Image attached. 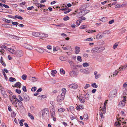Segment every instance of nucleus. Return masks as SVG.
Segmentation results:
<instances>
[{
	"instance_id": "41",
	"label": "nucleus",
	"mask_w": 127,
	"mask_h": 127,
	"mask_svg": "<svg viewBox=\"0 0 127 127\" xmlns=\"http://www.w3.org/2000/svg\"><path fill=\"white\" fill-rule=\"evenodd\" d=\"M27 77V76L25 74H24L22 76V79L24 80H26Z\"/></svg>"
},
{
	"instance_id": "29",
	"label": "nucleus",
	"mask_w": 127,
	"mask_h": 127,
	"mask_svg": "<svg viewBox=\"0 0 127 127\" xmlns=\"http://www.w3.org/2000/svg\"><path fill=\"white\" fill-rule=\"evenodd\" d=\"M60 72L61 74H65V71L63 68H61L60 70Z\"/></svg>"
},
{
	"instance_id": "58",
	"label": "nucleus",
	"mask_w": 127,
	"mask_h": 127,
	"mask_svg": "<svg viewBox=\"0 0 127 127\" xmlns=\"http://www.w3.org/2000/svg\"><path fill=\"white\" fill-rule=\"evenodd\" d=\"M127 85V82L125 83L123 85V87L124 88L126 87Z\"/></svg>"
},
{
	"instance_id": "31",
	"label": "nucleus",
	"mask_w": 127,
	"mask_h": 127,
	"mask_svg": "<svg viewBox=\"0 0 127 127\" xmlns=\"http://www.w3.org/2000/svg\"><path fill=\"white\" fill-rule=\"evenodd\" d=\"M125 103L124 102L121 101L119 103V105L121 106L122 107L124 106L125 105Z\"/></svg>"
},
{
	"instance_id": "57",
	"label": "nucleus",
	"mask_w": 127,
	"mask_h": 127,
	"mask_svg": "<svg viewBox=\"0 0 127 127\" xmlns=\"http://www.w3.org/2000/svg\"><path fill=\"white\" fill-rule=\"evenodd\" d=\"M12 23L13 25H17L19 24L18 22H12Z\"/></svg>"
},
{
	"instance_id": "15",
	"label": "nucleus",
	"mask_w": 127,
	"mask_h": 127,
	"mask_svg": "<svg viewBox=\"0 0 127 127\" xmlns=\"http://www.w3.org/2000/svg\"><path fill=\"white\" fill-rule=\"evenodd\" d=\"M29 79L32 82H35L37 80V79L34 77H29Z\"/></svg>"
},
{
	"instance_id": "60",
	"label": "nucleus",
	"mask_w": 127,
	"mask_h": 127,
	"mask_svg": "<svg viewBox=\"0 0 127 127\" xmlns=\"http://www.w3.org/2000/svg\"><path fill=\"white\" fill-rule=\"evenodd\" d=\"M84 7L85 6L84 5L82 6L80 8V10L81 11L84 10Z\"/></svg>"
},
{
	"instance_id": "28",
	"label": "nucleus",
	"mask_w": 127,
	"mask_h": 127,
	"mask_svg": "<svg viewBox=\"0 0 127 127\" xmlns=\"http://www.w3.org/2000/svg\"><path fill=\"white\" fill-rule=\"evenodd\" d=\"M28 115L30 117L31 119H32V120H34V117L30 113H28Z\"/></svg>"
},
{
	"instance_id": "5",
	"label": "nucleus",
	"mask_w": 127,
	"mask_h": 127,
	"mask_svg": "<svg viewBox=\"0 0 127 127\" xmlns=\"http://www.w3.org/2000/svg\"><path fill=\"white\" fill-rule=\"evenodd\" d=\"M23 46L25 48L29 50H32L33 49V47L32 46L27 44L24 43L23 44Z\"/></svg>"
},
{
	"instance_id": "19",
	"label": "nucleus",
	"mask_w": 127,
	"mask_h": 127,
	"mask_svg": "<svg viewBox=\"0 0 127 127\" xmlns=\"http://www.w3.org/2000/svg\"><path fill=\"white\" fill-rule=\"evenodd\" d=\"M62 93L61 95L65 96L66 92V89L65 88H63L62 90Z\"/></svg>"
},
{
	"instance_id": "30",
	"label": "nucleus",
	"mask_w": 127,
	"mask_h": 127,
	"mask_svg": "<svg viewBox=\"0 0 127 127\" xmlns=\"http://www.w3.org/2000/svg\"><path fill=\"white\" fill-rule=\"evenodd\" d=\"M65 110H66L65 109L63 108H61L58 109V111L60 112H64L65 111Z\"/></svg>"
},
{
	"instance_id": "64",
	"label": "nucleus",
	"mask_w": 127,
	"mask_h": 127,
	"mask_svg": "<svg viewBox=\"0 0 127 127\" xmlns=\"http://www.w3.org/2000/svg\"><path fill=\"white\" fill-rule=\"evenodd\" d=\"M3 7H4L6 8H9V6L8 5L5 4H3Z\"/></svg>"
},
{
	"instance_id": "39",
	"label": "nucleus",
	"mask_w": 127,
	"mask_h": 127,
	"mask_svg": "<svg viewBox=\"0 0 127 127\" xmlns=\"http://www.w3.org/2000/svg\"><path fill=\"white\" fill-rule=\"evenodd\" d=\"M15 18H17L20 20H22L23 19V18L21 16H20L18 15H16L15 17Z\"/></svg>"
},
{
	"instance_id": "42",
	"label": "nucleus",
	"mask_w": 127,
	"mask_h": 127,
	"mask_svg": "<svg viewBox=\"0 0 127 127\" xmlns=\"http://www.w3.org/2000/svg\"><path fill=\"white\" fill-rule=\"evenodd\" d=\"M85 98L87 100H88L89 98V94L88 93H87L85 95Z\"/></svg>"
},
{
	"instance_id": "59",
	"label": "nucleus",
	"mask_w": 127,
	"mask_h": 127,
	"mask_svg": "<svg viewBox=\"0 0 127 127\" xmlns=\"http://www.w3.org/2000/svg\"><path fill=\"white\" fill-rule=\"evenodd\" d=\"M114 20L113 19L109 21L108 23L109 24H112V23H114Z\"/></svg>"
},
{
	"instance_id": "1",
	"label": "nucleus",
	"mask_w": 127,
	"mask_h": 127,
	"mask_svg": "<svg viewBox=\"0 0 127 127\" xmlns=\"http://www.w3.org/2000/svg\"><path fill=\"white\" fill-rule=\"evenodd\" d=\"M105 49L104 47H95L93 48L91 50V52L92 53H99L102 52Z\"/></svg>"
},
{
	"instance_id": "8",
	"label": "nucleus",
	"mask_w": 127,
	"mask_h": 127,
	"mask_svg": "<svg viewBox=\"0 0 127 127\" xmlns=\"http://www.w3.org/2000/svg\"><path fill=\"white\" fill-rule=\"evenodd\" d=\"M103 34L102 33H99L96 36V38L97 39H101L103 36Z\"/></svg>"
},
{
	"instance_id": "2",
	"label": "nucleus",
	"mask_w": 127,
	"mask_h": 127,
	"mask_svg": "<svg viewBox=\"0 0 127 127\" xmlns=\"http://www.w3.org/2000/svg\"><path fill=\"white\" fill-rule=\"evenodd\" d=\"M41 113L42 116L43 118H45L48 116L49 112L48 109L47 108H45L42 110Z\"/></svg>"
},
{
	"instance_id": "61",
	"label": "nucleus",
	"mask_w": 127,
	"mask_h": 127,
	"mask_svg": "<svg viewBox=\"0 0 127 127\" xmlns=\"http://www.w3.org/2000/svg\"><path fill=\"white\" fill-rule=\"evenodd\" d=\"M101 75L100 74L96 75L95 76V78L96 79H97Z\"/></svg>"
},
{
	"instance_id": "56",
	"label": "nucleus",
	"mask_w": 127,
	"mask_h": 127,
	"mask_svg": "<svg viewBox=\"0 0 127 127\" xmlns=\"http://www.w3.org/2000/svg\"><path fill=\"white\" fill-rule=\"evenodd\" d=\"M99 114L100 116L102 119L103 118V113L101 112H100Z\"/></svg>"
},
{
	"instance_id": "63",
	"label": "nucleus",
	"mask_w": 127,
	"mask_h": 127,
	"mask_svg": "<svg viewBox=\"0 0 127 127\" xmlns=\"http://www.w3.org/2000/svg\"><path fill=\"white\" fill-rule=\"evenodd\" d=\"M1 63L2 65L4 67H5L6 66V64L4 62V61H3L2 62H1Z\"/></svg>"
},
{
	"instance_id": "3",
	"label": "nucleus",
	"mask_w": 127,
	"mask_h": 127,
	"mask_svg": "<svg viewBox=\"0 0 127 127\" xmlns=\"http://www.w3.org/2000/svg\"><path fill=\"white\" fill-rule=\"evenodd\" d=\"M65 96L62 95H58L57 98V102H60L63 101L64 99Z\"/></svg>"
},
{
	"instance_id": "13",
	"label": "nucleus",
	"mask_w": 127,
	"mask_h": 127,
	"mask_svg": "<svg viewBox=\"0 0 127 127\" xmlns=\"http://www.w3.org/2000/svg\"><path fill=\"white\" fill-rule=\"evenodd\" d=\"M51 115L52 117H54L55 115V110L54 109L52 108L50 110Z\"/></svg>"
},
{
	"instance_id": "18",
	"label": "nucleus",
	"mask_w": 127,
	"mask_h": 127,
	"mask_svg": "<svg viewBox=\"0 0 127 127\" xmlns=\"http://www.w3.org/2000/svg\"><path fill=\"white\" fill-rule=\"evenodd\" d=\"M79 99L80 102L82 103H84L85 102V99L83 97L81 96H80L79 98Z\"/></svg>"
},
{
	"instance_id": "10",
	"label": "nucleus",
	"mask_w": 127,
	"mask_h": 127,
	"mask_svg": "<svg viewBox=\"0 0 127 127\" xmlns=\"http://www.w3.org/2000/svg\"><path fill=\"white\" fill-rule=\"evenodd\" d=\"M12 99H15V101H17V102H18L19 104H20L21 105V106L22 104V102L20 101V100L18 99L16 97L15 95H13L12 96Z\"/></svg>"
},
{
	"instance_id": "21",
	"label": "nucleus",
	"mask_w": 127,
	"mask_h": 127,
	"mask_svg": "<svg viewBox=\"0 0 127 127\" xmlns=\"http://www.w3.org/2000/svg\"><path fill=\"white\" fill-rule=\"evenodd\" d=\"M76 108L78 110H80L81 109H82L84 108L83 106L80 105L79 106H77L76 107Z\"/></svg>"
},
{
	"instance_id": "53",
	"label": "nucleus",
	"mask_w": 127,
	"mask_h": 127,
	"mask_svg": "<svg viewBox=\"0 0 127 127\" xmlns=\"http://www.w3.org/2000/svg\"><path fill=\"white\" fill-rule=\"evenodd\" d=\"M11 115L12 117H14L16 115V114L15 112L13 111L11 113Z\"/></svg>"
},
{
	"instance_id": "54",
	"label": "nucleus",
	"mask_w": 127,
	"mask_h": 127,
	"mask_svg": "<svg viewBox=\"0 0 127 127\" xmlns=\"http://www.w3.org/2000/svg\"><path fill=\"white\" fill-rule=\"evenodd\" d=\"M22 90L24 92H26L27 91V90L26 86H23L22 87Z\"/></svg>"
},
{
	"instance_id": "11",
	"label": "nucleus",
	"mask_w": 127,
	"mask_h": 127,
	"mask_svg": "<svg viewBox=\"0 0 127 127\" xmlns=\"http://www.w3.org/2000/svg\"><path fill=\"white\" fill-rule=\"evenodd\" d=\"M33 36L36 37H39L40 35V33L36 32H33L32 33Z\"/></svg>"
},
{
	"instance_id": "27",
	"label": "nucleus",
	"mask_w": 127,
	"mask_h": 127,
	"mask_svg": "<svg viewBox=\"0 0 127 127\" xmlns=\"http://www.w3.org/2000/svg\"><path fill=\"white\" fill-rule=\"evenodd\" d=\"M39 99H42V98H46V96L45 95H43L41 96H38Z\"/></svg>"
},
{
	"instance_id": "43",
	"label": "nucleus",
	"mask_w": 127,
	"mask_h": 127,
	"mask_svg": "<svg viewBox=\"0 0 127 127\" xmlns=\"http://www.w3.org/2000/svg\"><path fill=\"white\" fill-rule=\"evenodd\" d=\"M77 60L78 61H79L80 62H81L82 61L81 59V57L80 56H78L77 57Z\"/></svg>"
},
{
	"instance_id": "12",
	"label": "nucleus",
	"mask_w": 127,
	"mask_h": 127,
	"mask_svg": "<svg viewBox=\"0 0 127 127\" xmlns=\"http://www.w3.org/2000/svg\"><path fill=\"white\" fill-rule=\"evenodd\" d=\"M23 96L25 101L27 102L29 100V97L26 94H24Z\"/></svg>"
},
{
	"instance_id": "16",
	"label": "nucleus",
	"mask_w": 127,
	"mask_h": 127,
	"mask_svg": "<svg viewBox=\"0 0 127 127\" xmlns=\"http://www.w3.org/2000/svg\"><path fill=\"white\" fill-rule=\"evenodd\" d=\"M7 50H8L11 53L13 54H15L16 51L14 49H10V48H8L7 49Z\"/></svg>"
},
{
	"instance_id": "50",
	"label": "nucleus",
	"mask_w": 127,
	"mask_h": 127,
	"mask_svg": "<svg viewBox=\"0 0 127 127\" xmlns=\"http://www.w3.org/2000/svg\"><path fill=\"white\" fill-rule=\"evenodd\" d=\"M86 27V26L85 25L81 26L80 27V28L81 29H85Z\"/></svg>"
},
{
	"instance_id": "45",
	"label": "nucleus",
	"mask_w": 127,
	"mask_h": 127,
	"mask_svg": "<svg viewBox=\"0 0 127 127\" xmlns=\"http://www.w3.org/2000/svg\"><path fill=\"white\" fill-rule=\"evenodd\" d=\"M96 32L95 30H88L87 32L89 33H92L93 32Z\"/></svg>"
},
{
	"instance_id": "51",
	"label": "nucleus",
	"mask_w": 127,
	"mask_h": 127,
	"mask_svg": "<svg viewBox=\"0 0 127 127\" xmlns=\"http://www.w3.org/2000/svg\"><path fill=\"white\" fill-rule=\"evenodd\" d=\"M69 19V17L68 16H66L64 17L63 19L64 21H66L68 20Z\"/></svg>"
},
{
	"instance_id": "49",
	"label": "nucleus",
	"mask_w": 127,
	"mask_h": 127,
	"mask_svg": "<svg viewBox=\"0 0 127 127\" xmlns=\"http://www.w3.org/2000/svg\"><path fill=\"white\" fill-rule=\"evenodd\" d=\"M34 7L33 6H32L28 7L27 8V9L28 10H30L33 9H34Z\"/></svg>"
},
{
	"instance_id": "38",
	"label": "nucleus",
	"mask_w": 127,
	"mask_h": 127,
	"mask_svg": "<svg viewBox=\"0 0 127 127\" xmlns=\"http://www.w3.org/2000/svg\"><path fill=\"white\" fill-rule=\"evenodd\" d=\"M9 80L11 82H13L16 81V79L15 78L12 77H10Z\"/></svg>"
},
{
	"instance_id": "26",
	"label": "nucleus",
	"mask_w": 127,
	"mask_h": 127,
	"mask_svg": "<svg viewBox=\"0 0 127 127\" xmlns=\"http://www.w3.org/2000/svg\"><path fill=\"white\" fill-rule=\"evenodd\" d=\"M57 71L56 70H53L51 71V75L53 76L54 77L55 76V74L57 73Z\"/></svg>"
},
{
	"instance_id": "7",
	"label": "nucleus",
	"mask_w": 127,
	"mask_h": 127,
	"mask_svg": "<svg viewBox=\"0 0 127 127\" xmlns=\"http://www.w3.org/2000/svg\"><path fill=\"white\" fill-rule=\"evenodd\" d=\"M88 12L87 10H85L81 11L78 13V15H80L81 16H83L85 15Z\"/></svg>"
},
{
	"instance_id": "47",
	"label": "nucleus",
	"mask_w": 127,
	"mask_h": 127,
	"mask_svg": "<svg viewBox=\"0 0 127 127\" xmlns=\"http://www.w3.org/2000/svg\"><path fill=\"white\" fill-rule=\"evenodd\" d=\"M120 122H121V121H120V122L119 121L116 122L115 124V125L116 126H117L118 125H120L121 124V123H120Z\"/></svg>"
},
{
	"instance_id": "44",
	"label": "nucleus",
	"mask_w": 127,
	"mask_h": 127,
	"mask_svg": "<svg viewBox=\"0 0 127 127\" xmlns=\"http://www.w3.org/2000/svg\"><path fill=\"white\" fill-rule=\"evenodd\" d=\"M118 45V43H115L113 46V48L114 49H115L116 48H117V47Z\"/></svg>"
},
{
	"instance_id": "23",
	"label": "nucleus",
	"mask_w": 127,
	"mask_h": 127,
	"mask_svg": "<svg viewBox=\"0 0 127 127\" xmlns=\"http://www.w3.org/2000/svg\"><path fill=\"white\" fill-rule=\"evenodd\" d=\"M99 20L101 21L105 22L107 21V18L106 17H104L100 19Z\"/></svg>"
},
{
	"instance_id": "9",
	"label": "nucleus",
	"mask_w": 127,
	"mask_h": 127,
	"mask_svg": "<svg viewBox=\"0 0 127 127\" xmlns=\"http://www.w3.org/2000/svg\"><path fill=\"white\" fill-rule=\"evenodd\" d=\"M80 71L82 73H83L85 74H89L90 72L89 70H88L87 69H81L80 70Z\"/></svg>"
},
{
	"instance_id": "17",
	"label": "nucleus",
	"mask_w": 127,
	"mask_h": 127,
	"mask_svg": "<svg viewBox=\"0 0 127 127\" xmlns=\"http://www.w3.org/2000/svg\"><path fill=\"white\" fill-rule=\"evenodd\" d=\"M69 74L71 77H75L77 76L76 72L75 71H70Z\"/></svg>"
},
{
	"instance_id": "36",
	"label": "nucleus",
	"mask_w": 127,
	"mask_h": 127,
	"mask_svg": "<svg viewBox=\"0 0 127 127\" xmlns=\"http://www.w3.org/2000/svg\"><path fill=\"white\" fill-rule=\"evenodd\" d=\"M93 40V39L92 38H88L85 39L84 40V41H92Z\"/></svg>"
},
{
	"instance_id": "62",
	"label": "nucleus",
	"mask_w": 127,
	"mask_h": 127,
	"mask_svg": "<svg viewBox=\"0 0 127 127\" xmlns=\"http://www.w3.org/2000/svg\"><path fill=\"white\" fill-rule=\"evenodd\" d=\"M11 38L14 39H16L17 38V36L12 35H11Z\"/></svg>"
},
{
	"instance_id": "52",
	"label": "nucleus",
	"mask_w": 127,
	"mask_h": 127,
	"mask_svg": "<svg viewBox=\"0 0 127 127\" xmlns=\"http://www.w3.org/2000/svg\"><path fill=\"white\" fill-rule=\"evenodd\" d=\"M90 86V85L89 84H86L85 85V86L84 87V88L85 89H86L87 88L89 87Z\"/></svg>"
},
{
	"instance_id": "6",
	"label": "nucleus",
	"mask_w": 127,
	"mask_h": 127,
	"mask_svg": "<svg viewBox=\"0 0 127 127\" xmlns=\"http://www.w3.org/2000/svg\"><path fill=\"white\" fill-rule=\"evenodd\" d=\"M70 88L73 89H76L78 87V86L75 83L69 85Z\"/></svg>"
},
{
	"instance_id": "46",
	"label": "nucleus",
	"mask_w": 127,
	"mask_h": 127,
	"mask_svg": "<svg viewBox=\"0 0 127 127\" xmlns=\"http://www.w3.org/2000/svg\"><path fill=\"white\" fill-rule=\"evenodd\" d=\"M18 98L20 100V101H22L23 100V99L22 98V97L20 95H18Z\"/></svg>"
},
{
	"instance_id": "24",
	"label": "nucleus",
	"mask_w": 127,
	"mask_h": 127,
	"mask_svg": "<svg viewBox=\"0 0 127 127\" xmlns=\"http://www.w3.org/2000/svg\"><path fill=\"white\" fill-rule=\"evenodd\" d=\"M124 5L123 4L121 5L119 4H117L115 6V7L116 8H119L123 7V6Z\"/></svg>"
},
{
	"instance_id": "55",
	"label": "nucleus",
	"mask_w": 127,
	"mask_h": 127,
	"mask_svg": "<svg viewBox=\"0 0 127 127\" xmlns=\"http://www.w3.org/2000/svg\"><path fill=\"white\" fill-rule=\"evenodd\" d=\"M15 91L18 94H19L21 93V91L20 90L16 89V90Z\"/></svg>"
},
{
	"instance_id": "14",
	"label": "nucleus",
	"mask_w": 127,
	"mask_h": 127,
	"mask_svg": "<svg viewBox=\"0 0 127 127\" xmlns=\"http://www.w3.org/2000/svg\"><path fill=\"white\" fill-rule=\"evenodd\" d=\"M75 52L76 54H78L80 51V48L79 47L75 46Z\"/></svg>"
},
{
	"instance_id": "33",
	"label": "nucleus",
	"mask_w": 127,
	"mask_h": 127,
	"mask_svg": "<svg viewBox=\"0 0 127 127\" xmlns=\"http://www.w3.org/2000/svg\"><path fill=\"white\" fill-rule=\"evenodd\" d=\"M112 95H115L117 93V90H114L112 91L111 93Z\"/></svg>"
},
{
	"instance_id": "25",
	"label": "nucleus",
	"mask_w": 127,
	"mask_h": 127,
	"mask_svg": "<svg viewBox=\"0 0 127 127\" xmlns=\"http://www.w3.org/2000/svg\"><path fill=\"white\" fill-rule=\"evenodd\" d=\"M21 83L19 82H18L15 84V86L16 87H18L19 88H20L21 86Z\"/></svg>"
},
{
	"instance_id": "40",
	"label": "nucleus",
	"mask_w": 127,
	"mask_h": 127,
	"mask_svg": "<svg viewBox=\"0 0 127 127\" xmlns=\"http://www.w3.org/2000/svg\"><path fill=\"white\" fill-rule=\"evenodd\" d=\"M3 20L4 21H5V22L8 23H10L11 21H12L8 20L5 18H4Z\"/></svg>"
},
{
	"instance_id": "34",
	"label": "nucleus",
	"mask_w": 127,
	"mask_h": 127,
	"mask_svg": "<svg viewBox=\"0 0 127 127\" xmlns=\"http://www.w3.org/2000/svg\"><path fill=\"white\" fill-rule=\"evenodd\" d=\"M10 100L11 102H12V104L14 105H16L17 104V101H13L12 100H11V98H10Z\"/></svg>"
},
{
	"instance_id": "48",
	"label": "nucleus",
	"mask_w": 127,
	"mask_h": 127,
	"mask_svg": "<svg viewBox=\"0 0 127 127\" xmlns=\"http://www.w3.org/2000/svg\"><path fill=\"white\" fill-rule=\"evenodd\" d=\"M36 87H34L32 88L31 90L32 91H35L36 90Z\"/></svg>"
},
{
	"instance_id": "4",
	"label": "nucleus",
	"mask_w": 127,
	"mask_h": 127,
	"mask_svg": "<svg viewBox=\"0 0 127 127\" xmlns=\"http://www.w3.org/2000/svg\"><path fill=\"white\" fill-rule=\"evenodd\" d=\"M23 54V52L21 50H17L15 54L18 57H20L22 56Z\"/></svg>"
},
{
	"instance_id": "20",
	"label": "nucleus",
	"mask_w": 127,
	"mask_h": 127,
	"mask_svg": "<svg viewBox=\"0 0 127 127\" xmlns=\"http://www.w3.org/2000/svg\"><path fill=\"white\" fill-rule=\"evenodd\" d=\"M48 36V35L47 34H46L44 33H40V36L39 37H47Z\"/></svg>"
},
{
	"instance_id": "37",
	"label": "nucleus",
	"mask_w": 127,
	"mask_h": 127,
	"mask_svg": "<svg viewBox=\"0 0 127 127\" xmlns=\"http://www.w3.org/2000/svg\"><path fill=\"white\" fill-rule=\"evenodd\" d=\"M89 65V63L87 62L84 63L83 64V66L84 67H87Z\"/></svg>"
},
{
	"instance_id": "32",
	"label": "nucleus",
	"mask_w": 127,
	"mask_h": 127,
	"mask_svg": "<svg viewBox=\"0 0 127 127\" xmlns=\"http://www.w3.org/2000/svg\"><path fill=\"white\" fill-rule=\"evenodd\" d=\"M91 86L95 88H97L98 87L97 85L95 83L92 84L91 85Z\"/></svg>"
},
{
	"instance_id": "22",
	"label": "nucleus",
	"mask_w": 127,
	"mask_h": 127,
	"mask_svg": "<svg viewBox=\"0 0 127 127\" xmlns=\"http://www.w3.org/2000/svg\"><path fill=\"white\" fill-rule=\"evenodd\" d=\"M111 32L109 30H106L104 31L102 33L103 34L104 36V35L106 34H109Z\"/></svg>"
},
{
	"instance_id": "35",
	"label": "nucleus",
	"mask_w": 127,
	"mask_h": 127,
	"mask_svg": "<svg viewBox=\"0 0 127 127\" xmlns=\"http://www.w3.org/2000/svg\"><path fill=\"white\" fill-rule=\"evenodd\" d=\"M1 93L3 95H4L6 93V91L5 89L3 88H2L1 89Z\"/></svg>"
}]
</instances>
